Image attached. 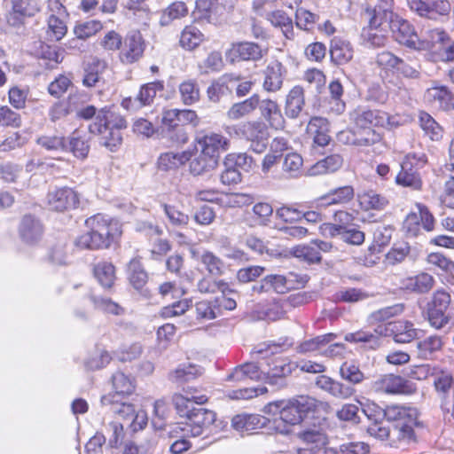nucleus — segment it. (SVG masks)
Masks as SVG:
<instances>
[{"label": "nucleus", "instance_id": "nucleus-1", "mask_svg": "<svg viewBox=\"0 0 454 454\" xmlns=\"http://www.w3.org/2000/svg\"><path fill=\"white\" fill-rule=\"evenodd\" d=\"M329 409L327 403L320 402L310 396H300L289 401L269 403L263 412L269 415L279 414V418L271 420L270 430L282 434H288L291 427L302 421L310 413Z\"/></svg>", "mask_w": 454, "mask_h": 454}, {"label": "nucleus", "instance_id": "nucleus-2", "mask_svg": "<svg viewBox=\"0 0 454 454\" xmlns=\"http://www.w3.org/2000/svg\"><path fill=\"white\" fill-rule=\"evenodd\" d=\"M88 231L79 235L74 246L79 249L97 250L109 247L121 235V223L107 215L97 214L85 221Z\"/></svg>", "mask_w": 454, "mask_h": 454}, {"label": "nucleus", "instance_id": "nucleus-3", "mask_svg": "<svg viewBox=\"0 0 454 454\" xmlns=\"http://www.w3.org/2000/svg\"><path fill=\"white\" fill-rule=\"evenodd\" d=\"M379 415L395 424L392 428V442H411L415 438L414 427L419 425L418 410L398 404L387 406L384 410L377 408Z\"/></svg>", "mask_w": 454, "mask_h": 454}, {"label": "nucleus", "instance_id": "nucleus-4", "mask_svg": "<svg viewBox=\"0 0 454 454\" xmlns=\"http://www.w3.org/2000/svg\"><path fill=\"white\" fill-rule=\"evenodd\" d=\"M215 418L213 411L204 408L192 409L185 421L175 426V432L180 430L182 437H197L215 421Z\"/></svg>", "mask_w": 454, "mask_h": 454}, {"label": "nucleus", "instance_id": "nucleus-5", "mask_svg": "<svg viewBox=\"0 0 454 454\" xmlns=\"http://www.w3.org/2000/svg\"><path fill=\"white\" fill-rule=\"evenodd\" d=\"M111 116L106 108H102L98 111L96 121L90 124L89 130L91 134L99 135L100 144L111 152H114L121 144L122 137L121 131L110 129Z\"/></svg>", "mask_w": 454, "mask_h": 454}, {"label": "nucleus", "instance_id": "nucleus-6", "mask_svg": "<svg viewBox=\"0 0 454 454\" xmlns=\"http://www.w3.org/2000/svg\"><path fill=\"white\" fill-rule=\"evenodd\" d=\"M390 29L395 41L408 48L425 51L431 46V43H428V37L419 39L412 25L398 16L395 18Z\"/></svg>", "mask_w": 454, "mask_h": 454}, {"label": "nucleus", "instance_id": "nucleus-7", "mask_svg": "<svg viewBox=\"0 0 454 454\" xmlns=\"http://www.w3.org/2000/svg\"><path fill=\"white\" fill-rule=\"evenodd\" d=\"M241 137L250 142V149L255 153H262L268 145V128L261 121H250L239 124V128H233Z\"/></svg>", "mask_w": 454, "mask_h": 454}, {"label": "nucleus", "instance_id": "nucleus-8", "mask_svg": "<svg viewBox=\"0 0 454 454\" xmlns=\"http://www.w3.org/2000/svg\"><path fill=\"white\" fill-rule=\"evenodd\" d=\"M350 119L361 132L372 129V127H389L392 125L389 115L380 110H372L358 106L350 113Z\"/></svg>", "mask_w": 454, "mask_h": 454}, {"label": "nucleus", "instance_id": "nucleus-9", "mask_svg": "<svg viewBox=\"0 0 454 454\" xmlns=\"http://www.w3.org/2000/svg\"><path fill=\"white\" fill-rule=\"evenodd\" d=\"M196 150L202 151L204 155H208L219 162L220 155L229 150L231 141L220 133H200L195 138Z\"/></svg>", "mask_w": 454, "mask_h": 454}, {"label": "nucleus", "instance_id": "nucleus-10", "mask_svg": "<svg viewBox=\"0 0 454 454\" xmlns=\"http://www.w3.org/2000/svg\"><path fill=\"white\" fill-rule=\"evenodd\" d=\"M428 43L433 59L435 61L453 62L454 61V40L441 29H433L428 32Z\"/></svg>", "mask_w": 454, "mask_h": 454}, {"label": "nucleus", "instance_id": "nucleus-11", "mask_svg": "<svg viewBox=\"0 0 454 454\" xmlns=\"http://www.w3.org/2000/svg\"><path fill=\"white\" fill-rule=\"evenodd\" d=\"M79 194L67 186L53 187L49 190L46 203L51 210L57 212L69 211L78 207Z\"/></svg>", "mask_w": 454, "mask_h": 454}, {"label": "nucleus", "instance_id": "nucleus-12", "mask_svg": "<svg viewBox=\"0 0 454 454\" xmlns=\"http://www.w3.org/2000/svg\"><path fill=\"white\" fill-rule=\"evenodd\" d=\"M372 389L377 393L411 395L416 391V386L401 376L385 374L373 382Z\"/></svg>", "mask_w": 454, "mask_h": 454}, {"label": "nucleus", "instance_id": "nucleus-13", "mask_svg": "<svg viewBox=\"0 0 454 454\" xmlns=\"http://www.w3.org/2000/svg\"><path fill=\"white\" fill-rule=\"evenodd\" d=\"M391 322L387 324L380 323L374 329L373 333L369 331H358L345 335V340L348 342L364 343V348L375 349L380 346V337L392 335L390 332Z\"/></svg>", "mask_w": 454, "mask_h": 454}, {"label": "nucleus", "instance_id": "nucleus-14", "mask_svg": "<svg viewBox=\"0 0 454 454\" xmlns=\"http://www.w3.org/2000/svg\"><path fill=\"white\" fill-rule=\"evenodd\" d=\"M295 277L293 273H289L287 276L280 274L268 275L260 284L254 286L253 289L257 293L274 291L278 294H285L288 290L295 288Z\"/></svg>", "mask_w": 454, "mask_h": 454}, {"label": "nucleus", "instance_id": "nucleus-15", "mask_svg": "<svg viewBox=\"0 0 454 454\" xmlns=\"http://www.w3.org/2000/svg\"><path fill=\"white\" fill-rule=\"evenodd\" d=\"M266 53L257 43L244 42L234 43L226 52V59L231 63L237 61L259 60Z\"/></svg>", "mask_w": 454, "mask_h": 454}, {"label": "nucleus", "instance_id": "nucleus-16", "mask_svg": "<svg viewBox=\"0 0 454 454\" xmlns=\"http://www.w3.org/2000/svg\"><path fill=\"white\" fill-rule=\"evenodd\" d=\"M337 138L340 143L352 145L358 147H367L379 143L381 140L380 133L374 129H367L365 132L343 130L338 133Z\"/></svg>", "mask_w": 454, "mask_h": 454}, {"label": "nucleus", "instance_id": "nucleus-17", "mask_svg": "<svg viewBox=\"0 0 454 454\" xmlns=\"http://www.w3.org/2000/svg\"><path fill=\"white\" fill-rule=\"evenodd\" d=\"M286 69L278 59L271 60L262 72V88L267 92H277L283 86Z\"/></svg>", "mask_w": 454, "mask_h": 454}, {"label": "nucleus", "instance_id": "nucleus-18", "mask_svg": "<svg viewBox=\"0 0 454 454\" xmlns=\"http://www.w3.org/2000/svg\"><path fill=\"white\" fill-rule=\"evenodd\" d=\"M18 232L20 239L27 245H35L43 235V226L39 219L31 215L22 217Z\"/></svg>", "mask_w": 454, "mask_h": 454}, {"label": "nucleus", "instance_id": "nucleus-19", "mask_svg": "<svg viewBox=\"0 0 454 454\" xmlns=\"http://www.w3.org/2000/svg\"><path fill=\"white\" fill-rule=\"evenodd\" d=\"M354 195V188L351 185H344L330 190L327 193L317 198L316 203L319 207L342 206L350 202Z\"/></svg>", "mask_w": 454, "mask_h": 454}, {"label": "nucleus", "instance_id": "nucleus-20", "mask_svg": "<svg viewBox=\"0 0 454 454\" xmlns=\"http://www.w3.org/2000/svg\"><path fill=\"white\" fill-rule=\"evenodd\" d=\"M231 424L237 431L250 434L266 427L270 429L271 420L259 414H239L233 417Z\"/></svg>", "mask_w": 454, "mask_h": 454}, {"label": "nucleus", "instance_id": "nucleus-21", "mask_svg": "<svg viewBox=\"0 0 454 454\" xmlns=\"http://www.w3.org/2000/svg\"><path fill=\"white\" fill-rule=\"evenodd\" d=\"M316 385L320 389L339 399H348L356 393V389L353 387L335 380L326 375L317 377Z\"/></svg>", "mask_w": 454, "mask_h": 454}, {"label": "nucleus", "instance_id": "nucleus-22", "mask_svg": "<svg viewBox=\"0 0 454 454\" xmlns=\"http://www.w3.org/2000/svg\"><path fill=\"white\" fill-rule=\"evenodd\" d=\"M393 0H381L372 10H367L369 26L380 27L387 23L390 27L397 15L393 12Z\"/></svg>", "mask_w": 454, "mask_h": 454}, {"label": "nucleus", "instance_id": "nucleus-23", "mask_svg": "<svg viewBox=\"0 0 454 454\" xmlns=\"http://www.w3.org/2000/svg\"><path fill=\"white\" fill-rule=\"evenodd\" d=\"M145 44L139 32H133L125 40V46L121 51V61L126 64H132L137 61L143 55Z\"/></svg>", "mask_w": 454, "mask_h": 454}, {"label": "nucleus", "instance_id": "nucleus-24", "mask_svg": "<svg viewBox=\"0 0 454 454\" xmlns=\"http://www.w3.org/2000/svg\"><path fill=\"white\" fill-rule=\"evenodd\" d=\"M379 408L376 405L367 406L363 411L365 415L372 419L373 418L374 422L369 425L367 432L368 434L379 440L384 441L389 439L392 442V429L389 427L387 422L378 421L377 417H383L382 415H379Z\"/></svg>", "mask_w": 454, "mask_h": 454}, {"label": "nucleus", "instance_id": "nucleus-25", "mask_svg": "<svg viewBox=\"0 0 454 454\" xmlns=\"http://www.w3.org/2000/svg\"><path fill=\"white\" fill-rule=\"evenodd\" d=\"M300 438L308 446L311 445L310 450L307 448L297 449V454H311L314 448L320 449L327 442L326 434L322 425L308 428L300 433Z\"/></svg>", "mask_w": 454, "mask_h": 454}, {"label": "nucleus", "instance_id": "nucleus-26", "mask_svg": "<svg viewBox=\"0 0 454 454\" xmlns=\"http://www.w3.org/2000/svg\"><path fill=\"white\" fill-rule=\"evenodd\" d=\"M261 114L275 129H282L285 126V119L276 101L271 99L260 100L258 106Z\"/></svg>", "mask_w": 454, "mask_h": 454}, {"label": "nucleus", "instance_id": "nucleus-27", "mask_svg": "<svg viewBox=\"0 0 454 454\" xmlns=\"http://www.w3.org/2000/svg\"><path fill=\"white\" fill-rule=\"evenodd\" d=\"M424 100L436 109L446 110L452 101V94L446 86H434L427 90Z\"/></svg>", "mask_w": 454, "mask_h": 454}, {"label": "nucleus", "instance_id": "nucleus-28", "mask_svg": "<svg viewBox=\"0 0 454 454\" xmlns=\"http://www.w3.org/2000/svg\"><path fill=\"white\" fill-rule=\"evenodd\" d=\"M265 375L262 371L253 363L244 364L236 367L233 372L228 375L227 380L235 381L238 383H246L248 380H262Z\"/></svg>", "mask_w": 454, "mask_h": 454}, {"label": "nucleus", "instance_id": "nucleus-29", "mask_svg": "<svg viewBox=\"0 0 454 454\" xmlns=\"http://www.w3.org/2000/svg\"><path fill=\"white\" fill-rule=\"evenodd\" d=\"M305 106L304 90L296 85L288 92L286 99L285 113L287 117L296 119Z\"/></svg>", "mask_w": 454, "mask_h": 454}, {"label": "nucleus", "instance_id": "nucleus-30", "mask_svg": "<svg viewBox=\"0 0 454 454\" xmlns=\"http://www.w3.org/2000/svg\"><path fill=\"white\" fill-rule=\"evenodd\" d=\"M308 132L314 135V144L324 147L331 140L329 132V123L325 118L315 116L312 117L308 124Z\"/></svg>", "mask_w": 454, "mask_h": 454}, {"label": "nucleus", "instance_id": "nucleus-31", "mask_svg": "<svg viewBox=\"0 0 454 454\" xmlns=\"http://www.w3.org/2000/svg\"><path fill=\"white\" fill-rule=\"evenodd\" d=\"M357 199L361 208L364 211H381L384 210L389 203L386 196L378 193L374 190L364 191L358 194Z\"/></svg>", "mask_w": 454, "mask_h": 454}, {"label": "nucleus", "instance_id": "nucleus-32", "mask_svg": "<svg viewBox=\"0 0 454 454\" xmlns=\"http://www.w3.org/2000/svg\"><path fill=\"white\" fill-rule=\"evenodd\" d=\"M260 97L254 94L250 98L233 104L227 111L226 115L231 121H237L251 114L259 106Z\"/></svg>", "mask_w": 454, "mask_h": 454}, {"label": "nucleus", "instance_id": "nucleus-33", "mask_svg": "<svg viewBox=\"0 0 454 454\" xmlns=\"http://www.w3.org/2000/svg\"><path fill=\"white\" fill-rule=\"evenodd\" d=\"M342 164V157L340 154H333L311 166L308 169L307 174L313 176L333 173L340 169Z\"/></svg>", "mask_w": 454, "mask_h": 454}, {"label": "nucleus", "instance_id": "nucleus-34", "mask_svg": "<svg viewBox=\"0 0 454 454\" xmlns=\"http://www.w3.org/2000/svg\"><path fill=\"white\" fill-rule=\"evenodd\" d=\"M417 355L421 359H433L443 346L442 338L431 335L417 342Z\"/></svg>", "mask_w": 454, "mask_h": 454}, {"label": "nucleus", "instance_id": "nucleus-35", "mask_svg": "<svg viewBox=\"0 0 454 454\" xmlns=\"http://www.w3.org/2000/svg\"><path fill=\"white\" fill-rule=\"evenodd\" d=\"M207 397L204 395H195L189 392H185V395L176 394L173 396V403L180 413L181 416H188V413L192 411V409H195L193 404H203L207 403Z\"/></svg>", "mask_w": 454, "mask_h": 454}, {"label": "nucleus", "instance_id": "nucleus-36", "mask_svg": "<svg viewBox=\"0 0 454 454\" xmlns=\"http://www.w3.org/2000/svg\"><path fill=\"white\" fill-rule=\"evenodd\" d=\"M403 285L406 290L418 294H426L433 288L434 278L428 273L421 272L416 276L405 278Z\"/></svg>", "mask_w": 454, "mask_h": 454}, {"label": "nucleus", "instance_id": "nucleus-37", "mask_svg": "<svg viewBox=\"0 0 454 454\" xmlns=\"http://www.w3.org/2000/svg\"><path fill=\"white\" fill-rule=\"evenodd\" d=\"M393 339L396 343H409L413 340L418 334V330L414 328L413 324L409 321L391 322Z\"/></svg>", "mask_w": 454, "mask_h": 454}, {"label": "nucleus", "instance_id": "nucleus-38", "mask_svg": "<svg viewBox=\"0 0 454 454\" xmlns=\"http://www.w3.org/2000/svg\"><path fill=\"white\" fill-rule=\"evenodd\" d=\"M294 366L293 363L286 358H277L270 365L268 372L262 371V374L265 375L262 380L270 384H274L275 379L284 378L291 374Z\"/></svg>", "mask_w": 454, "mask_h": 454}, {"label": "nucleus", "instance_id": "nucleus-39", "mask_svg": "<svg viewBox=\"0 0 454 454\" xmlns=\"http://www.w3.org/2000/svg\"><path fill=\"white\" fill-rule=\"evenodd\" d=\"M330 55L334 63L343 65L353 58V48L348 42L334 38L332 40Z\"/></svg>", "mask_w": 454, "mask_h": 454}, {"label": "nucleus", "instance_id": "nucleus-40", "mask_svg": "<svg viewBox=\"0 0 454 454\" xmlns=\"http://www.w3.org/2000/svg\"><path fill=\"white\" fill-rule=\"evenodd\" d=\"M266 19L275 27H279L286 39H293L294 36L292 19L280 10H276L266 14Z\"/></svg>", "mask_w": 454, "mask_h": 454}, {"label": "nucleus", "instance_id": "nucleus-41", "mask_svg": "<svg viewBox=\"0 0 454 454\" xmlns=\"http://www.w3.org/2000/svg\"><path fill=\"white\" fill-rule=\"evenodd\" d=\"M397 184L410 187L413 190H419L422 186V181L419 175L409 166L408 161H403L401 164V171L395 177Z\"/></svg>", "mask_w": 454, "mask_h": 454}, {"label": "nucleus", "instance_id": "nucleus-42", "mask_svg": "<svg viewBox=\"0 0 454 454\" xmlns=\"http://www.w3.org/2000/svg\"><path fill=\"white\" fill-rule=\"evenodd\" d=\"M218 161L208 155H204L202 151L190 162V171L194 176H200L214 170L218 166Z\"/></svg>", "mask_w": 454, "mask_h": 454}, {"label": "nucleus", "instance_id": "nucleus-43", "mask_svg": "<svg viewBox=\"0 0 454 454\" xmlns=\"http://www.w3.org/2000/svg\"><path fill=\"white\" fill-rule=\"evenodd\" d=\"M191 157L192 153L190 152L165 153L159 157L158 166L162 170L176 168L190 160Z\"/></svg>", "mask_w": 454, "mask_h": 454}, {"label": "nucleus", "instance_id": "nucleus-44", "mask_svg": "<svg viewBox=\"0 0 454 454\" xmlns=\"http://www.w3.org/2000/svg\"><path fill=\"white\" fill-rule=\"evenodd\" d=\"M114 399L117 396L131 395L135 390L134 380L121 372H115L112 377Z\"/></svg>", "mask_w": 454, "mask_h": 454}, {"label": "nucleus", "instance_id": "nucleus-45", "mask_svg": "<svg viewBox=\"0 0 454 454\" xmlns=\"http://www.w3.org/2000/svg\"><path fill=\"white\" fill-rule=\"evenodd\" d=\"M101 403L105 406L111 405L113 412L118 414L127 423L134 417V413L137 411L132 404L119 403V400L114 399V395H111L102 396Z\"/></svg>", "mask_w": 454, "mask_h": 454}, {"label": "nucleus", "instance_id": "nucleus-46", "mask_svg": "<svg viewBox=\"0 0 454 454\" xmlns=\"http://www.w3.org/2000/svg\"><path fill=\"white\" fill-rule=\"evenodd\" d=\"M202 373L201 369L192 364L179 365L169 374V380L177 384L188 382Z\"/></svg>", "mask_w": 454, "mask_h": 454}, {"label": "nucleus", "instance_id": "nucleus-47", "mask_svg": "<svg viewBox=\"0 0 454 454\" xmlns=\"http://www.w3.org/2000/svg\"><path fill=\"white\" fill-rule=\"evenodd\" d=\"M431 378L436 393L441 398H445L453 385L452 375L448 372L439 371L435 368Z\"/></svg>", "mask_w": 454, "mask_h": 454}, {"label": "nucleus", "instance_id": "nucleus-48", "mask_svg": "<svg viewBox=\"0 0 454 454\" xmlns=\"http://www.w3.org/2000/svg\"><path fill=\"white\" fill-rule=\"evenodd\" d=\"M361 38L364 45L372 48L383 47L388 41L382 29L372 26L363 29Z\"/></svg>", "mask_w": 454, "mask_h": 454}, {"label": "nucleus", "instance_id": "nucleus-49", "mask_svg": "<svg viewBox=\"0 0 454 454\" xmlns=\"http://www.w3.org/2000/svg\"><path fill=\"white\" fill-rule=\"evenodd\" d=\"M303 159L297 153H287L282 164V170L288 177H299L302 175Z\"/></svg>", "mask_w": 454, "mask_h": 454}, {"label": "nucleus", "instance_id": "nucleus-50", "mask_svg": "<svg viewBox=\"0 0 454 454\" xmlns=\"http://www.w3.org/2000/svg\"><path fill=\"white\" fill-rule=\"evenodd\" d=\"M336 337L333 333L319 335L315 338L305 340L296 348L299 353H309L320 350Z\"/></svg>", "mask_w": 454, "mask_h": 454}, {"label": "nucleus", "instance_id": "nucleus-51", "mask_svg": "<svg viewBox=\"0 0 454 454\" xmlns=\"http://www.w3.org/2000/svg\"><path fill=\"white\" fill-rule=\"evenodd\" d=\"M419 125L426 136L433 141H439L442 137V129L427 113L419 114Z\"/></svg>", "mask_w": 454, "mask_h": 454}, {"label": "nucleus", "instance_id": "nucleus-52", "mask_svg": "<svg viewBox=\"0 0 454 454\" xmlns=\"http://www.w3.org/2000/svg\"><path fill=\"white\" fill-rule=\"evenodd\" d=\"M106 68V63L97 58H93L88 62L84 69L83 85L93 87L99 81V74Z\"/></svg>", "mask_w": 454, "mask_h": 454}, {"label": "nucleus", "instance_id": "nucleus-53", "mask_svg": "<svg viewBox=\"0 0 454 454\" xmlns=\"http://www.w3.org/2000/svg\"><path fill=\"white\" fill-rule=\"evenodd\" d=\"M67 17V16H56V14L49 15L47 35L51 40L59 41L65 36L67 31L65 22Z\"/></svg>", "mask_w": 454, "mask_h": 454}, {"label": "nucleus", "instance_id": "nucleus-54", "mask_svg": "<svg viewBox=\"0 0 454 454\" xmlns=\"http://www.w3.org/2000/svg\"><path fill=\"white\" fill-rule=\"evenodd\" d=\"M69 146L70 151L76 158L82 160L87 158L90 152L89 140L86 138L85 135L82 136L81 134V131L75 130L73 132L69 138Z\"/></svg>", "mask_w": 454, "mask_h": 454}, {"label": "nucleus", "instance_id": "nucleus-55", "mask_svg": "<svg viewBox=\"0 0 454 454\" xmlns=\"http://www.w3.org/2000/svg\"><path fill=\"white\" fill-rule=\"evenodd\" d=\"M94 274L103 287H111L115 279L114 266L106 262H98L94 268Z\"/></svg>", "mask_w": 454, "mask_h": 454}, {"label": "nucleus", "instance_id": "nucleus-56", "mask_svg": "<svg viewBox=\"0 0 454 454\" xmlns=\"http://www.w3.org/2000/svg\"><path fill=\"white\" fill-rule=\"evenodd\" d=\"M128 272L129 282L136 289L139 290L146 284L147 273L138 259L135 258L129 262Z\"/></svg>", "mask_w": 454, "mask_h": 454}, {"label": "nucleus", "instance_id": "nucleus-57", "mask_svg": "<svg viewBox=\"0 0 454 454\" xmlns=\"http://www.w3.org/2000/svg\"><path fill=\"white\" fill-rule=\"evenodd\" d=\"M219 300L200 301L196 303L197 317L204 320L215 319L220 316Z\"/></svg>", "mask_w": 454, "mask_h": 454}, {"label": "nucleus", "instance_id": "nucleus-58", "mask_svg": "<svg viewBox=\"0 0 454 454\" xmlns=\"http://www.w3.org/2000/svg\"><path fill=\"white\" fill-rule=\"evenodd\" d=\"M103 28V24L97 20H90L77 23L74 27V34L80 40H86Z\"/></svg>", "mask_w": 454, "mask_h": 454}, {"label": "nucleus", "instance_id": "nucleus-59", "mask_svg": "<svg viewBox=\"0 0 454 454\" xmlns=\"http://www.w3.org/2000/svg\"><path fill=\"white\" fill-rule=\"evenodd\" d=\"M163 81H155L142 85L137 94L138 100L142 106L151 105L156 96V93L163 90Z\"/></svg>", "mask_w": 454, "mask_h": 454}, {"label": "nucleus", "instance_id": "nucleus-60", "mask_svg": "<svg viewBox=\"0 0 454 454\" xmlns=\"http://www.w3.org/2000/svg\"><path fill=\"white\" fill-rule=\"evenodd\" d=\"M196 9L200 13V18L213 21L221 14L223 7L218 4L217 0H198Z\"/></svg>", "mask_w": 454, "mask_h": 454}, {"label": "nucleus", "instance_id": "nucleus-61", "mask_svg": "<svg viewBox=\"0 0 454 454\" xmlns=\"http://www.w3.org/2000/svg\"><path fill=\"white\" fill-rule=\"evenodd\" d=\"M200 262L210 275L218 277L223 273V262L212 252L205 251L200 256Z\"/></svg>", "mask_w": 454, "mask_h": 454}, {"label": "nucleus", "instance_id": "nucleus-62", "mask_svg": "<svg viewBox=\"0 0 454 454\" xmlns=\"http://www.w3.org/2000/svg\"><path fill=\"white\" fill-rule=\"evenodd\" d=\"M203 41V34L195 27H186L180 37V44L183 48L192 50Z\"/></svg>", "mask_w": 454, "mask_h": 454}, {"label": "nucleus", "instance_id": "nucleus-63", "mask_svg": "<svg viewBox=\"0 0 454 454\" xmlns=\"http://www.w3.org/2000/svg\"><path fill=\"white\" fill-rule=\"evenodd\" d=\"M12 12L9 14L7 21L12 26L22 23V18L30 15L28 12V0H10Z\"/></svg>", "mask_w": 454, "mask_h": 454}, {"label": "nucleus", "instance_id": "nucleus-64", "mask_svg": "<svg viewBox=\"0 0 454 454\" xmlns=\"http://www.w3.org/2000/svg\"><path fill=\"white\" fill-rule=\"evenodd\" d=\"M187 14V8L185 7L184 3L176 2L170 4L164 12H162L160 23L161 26H168L171 21L176 19H180Z\"/></svg>", "mask_w": 454, "mask_h": 454}]
</instances>
